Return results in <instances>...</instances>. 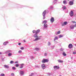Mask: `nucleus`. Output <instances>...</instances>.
<instances>
[{"mask_svg": "<svg viewBox=\"0 0 76 76\" xmlns=\"http://www.w3.org/2000/svg\"><path fill=\"white\" fill-rule=\"evenodd\" d=\"M68 1H69V0H67Z\"/></svg>", "mask_w": 76, "mask_h": 76, "instance_id": "58", "label": "nucleus"}, {"mask_svg": "<svg viewBox=\"0 0 76 76\" xmlns=\"http://www.w3.org/2000/svg\"><path fill=\"white\" fill-rule=\"evenodd\" d=\"M54 9V8H53V7L51 6H50L49 8V9Z\"/></svg>", "mask_w": 76, "mask_h": 76, "instance_id": "28", "label": "nucleus"}, {"mask_svg": "<svg viewBox=\"0 0 76 76\" xmlns=\"http://www.w3.org/2000/svg\"><path fill=\"white\" fill-rule=\"evenodd\" d=\"M10 53H12V51L11 50H7L5 52V53L6 54H9Z\"/></svg>", "mask_w": 76, "mask_h": 76, "instance_id": "5", "label": "nucleus"}, {"mask_svg": "<svg viewBox=\"0 0 76 76\" xmlns=\"http://www.w3.org/2000/svg\"><path fill=\"white\" fill-rule=\"evenodd\" d=\"M71 59H72V58H72V57H71Z\"/></svg>", "mask_w": 76, "mask_h": 76, "instance_id": "56", "label": "nucleus"}, {"mask_svg": "<svg viewBox=\"0 0 76 76\" xmlns=\"http://www.w3.org/2000/svg\"><path fill=\"white\" fill-rule=\"evenodd\" d=\"M74 28H75V27H74V25H72L70 26V28L72 29H74Z\"/></svg>", "mask_w": 76, "mask_h": 76, "instance_id": "16", "label": "nucleus"}, {"mask_svg": "<svg viewBox=\"0 0 76 76\" xmlns=\"http://www.w3.org/2000/svg\"><path fill=\"white\" fill-rule=\"evenodd\" d=\"M47 26H48V25L46 24H44V27L45 28H47Z\"/></svg>", "mask_w": 76, "mask_h": 76, "instance_id": "18", "label": "nucleus"}, {"mask_svg": "<svg viewBox=\"0 0 76 76\" xmlns=\"http://www.w3.org/2000/svg\"><path fill=\"white\" fill-rule=\"evenodd\" d=\"M31 58H34V57L33 56H31Z\"/></svg>", "mask_w": 76, "mask_h": 76, "instance_id": "53", "label": "nucleus"}, {"mask_svg": "<svg viewBox=\"0 0 76 76\" xmlns=\"http://www.w3.org/2000/svg\"><path fill=\"white\" fill-rule=\"evenodd\" d=\"M60 51H63V50H64V49L63 48H61L60 49Z\"/></svg>", "mask_w": 76, "mask_h": 76, "instance_id": "41", "label": "nucleus"}, {"mask_svg": "<svg viewBox=\"0 0 76 76\" xmlns=\"http://www.w3.org/2000/svg\"><path fill=\"white\" fill-rule=\"evenodd\" d=\"M60 34V31L56 33V35Z\"/></svg>", "mask_w": 76, "mask_h": 76, "instance_id": "23", "label": "nucleus"}, {"mask_svg": "<svg viewBox=\"0 0 76 76\" xmlns=\"http://www.w3.org/2000/svg\"><path fill=\"white\" fill-rule=\"evenodd\" d=\"M23 42H26V41H25V40H24Z\"/></svg>", "mask_w": 76, "mask_h": 76, "instance_id": "55", "label": "nucleus"}, {"mask_svg": "<svg viewBox=\"0 0 76 76\" xmlns=\"http://www.w3.org/2000/svg\"><path fill=\"white\" fill-rule=\"evenodd\" d=\"M24 65V64H20L21 66L20 67V69H22L23 68V66Z\"/></svg>", "mask_w": 76, "mask_h": 76, "instance_id": "17", "label": "nucleus"}, {"mask_svg": "<svg viewBox=\"0 0 76 76\" xmlns=\"http://www.w3.org/2000/svg\"><path fill=\"white\" fill-rule=\"evenodd\" d=\"M68 47L69 48H72L73 47V45L72 44H70L68 45Z\"/></svg>", "mask_w": 76, "mask_h": 76, "instance_id": "10", "label": "nucleus"}, {"mask_svg": "<svg viewBox=\"0 0 76 76\" xmlns=\"http://www.w3.org/2000/svg\"><path fill=\"white\" fill-rule=\"evenodd\" d=\"M9 43V42L8 41H6L3 43V45H6L7 44H8Z\"/></svg>", "mask_w": 76, "mask_h": 76, "instance_id": "13", "label": "nucleus"}, {"mask_svg": "<svg viewBox=\"0 0 76 76\" xmlns=\"http://www.w3.org/2000/svg\"><path fill=\"white\" fill-rule=\"evenodd\" d=\"M43 19H45V15H43Z\"/></svg>", "mask_w": 76, "mask_h": 76, "instance_id": "38", "label": "nucleus"}, {"mask_svg": "<svg viewBox=\"0 0 76 76\" xmlns=\"http://www.w3.org/2000/svg\"><path fill=\"white\" fill-rule=\"evenodd\" d=\"M0 76H4V73H2L1 74Z\"/></svg>", "mask_w": 76, "mask_h": 76, "instance_id": "37", "label": "nucleus"}, {"mask_svg": "<svg viewBox=\"0 0 76 76\" xmlns=\"http://www.w3.org/2000/svg\"><path fill=\"white\" fill-rule=\"evenodd\" d=\"M69 15L71 17H72V16H73L74 13L73 11H70L69 12Z\"/></svg>", "mask_w": 76, "mask_h": 76, "instance_id": "4", "label": "nucleus"}, {"mask_svg": "<svg viewBox=\"0 0 76 76\" xmlns=\"http://www.w3.org/2000/svg\"><path fill=\"white\" fill-rule=\"evenodd\" d=\"M47 23V20H45L42 22V23H44V24H46V23Z\"/></svg>", "mask_w": 76, "mask_h": 76, "instance_id": "15", "label": "nucleus"}, {"mask_svg": "<svg viewBox=\"0 0 76 76\" xmlns=\"http://www.w3.org/2000/svg\"><path fill=\"white\" fill-rule=\"evenodd\" d=\"M35 50L36 51H39V50H40V49L38 48H35Z\"/></svg>", "mask_w": 76, "mask_h": 76, "instance_id": "22", "label": "nucleus"}, {"mask_svg": "<svg viewBox=\"0 0 76 76\" xmlns=\"http://www.w3.org/2000/svg\"><path fill=\"white\" fill-rule=\"evenodd\" d=\"M62 8L63 10H65V9H66V7L65 6H63Z\"/></svg>", "mask_w": 76, "mask_h": 76, "instance_id": "21", "label": "nucleus"}, {"mask_svg": "<svg viewBox=\"0 0 76 76\" xmlns=\"http://www.w3.org/2000/svg\"><path fill=\"white\" fill-rule=\"evenodd\" d=\"M42 63H45L48 62V60L46 59H43L42 61Z\"/></svg>", "mask_w": 76, "mask_h": 76, "instance_id": "2", "label": "nucleus"}, {"mask_svg": "<svg viewBox=\"0 0 76 76\" xmlns=\"http://www.w3.org/2000/svg\"><path fill=\"white\" fill-rule=\"evenodd\" d=\"M47 56V53H45V56Z\"/></svg>", "mask_w": 76, "mask_h": 76, "instance_id": "43", "label": "nucleus"}, {"mask_svg": "<svg viewBox=\"0 0 76 76\" xmlns=\"http://www.w3.org/2000/svg\"><path fill=\"white\" fill-rule=\"evenodd\" d=\"M18 63V61H16L15 62V64L16 63Z\"/></svg>", "mask_w": 76, "mask_h": 76, "instance_id": "47", "label": "nucleus"}, {"mask_svg": "<svg viewBox=\"0 0 76 76\" xmlns=\"http://www.w3.org/2000/svg\"><path fill=\"white\" fill-rule=\"evenodd\" d=\"M41 37L40 36V37Z\"/></svg>", "mask_w": 76, "mask_h": 76, "instance_id": "59", "label": "nucleus"}, {"mask_svg": "<svg viewBox=\"0 0 76 76\" xmlns=\"http://www.w3.org/2000/svg\"><path fill=\"white\" fill-rule=\"evenodd\" d=\"M8 55L9 57L12 56V53H9L8 54Z\"/></svg>", "mask_w": 76, "mask_h": 76, "instance_id": "20", "label": "nucleus"}, {"mask_svg": "<svg viewBox=\"0 0 76 76\" xmlns=\"http://www.w3.org/2000/svg\"><path fill=\"white\" fill-rule=\"evenodd\" d=\"M21 45V43H20L18 44L19 45Z\"/></svg>", "mask_w": 76, "mask_h": 76, "instance_id": "52", "label": "nucleus"}, {"mask_svg": "<svg viewBox=\"0 0 76 76\" xmlns=\"http://www.w3.org/2000/svg\"><path fill=\"white\" fill-rule=\"evenodd\" d=\"M54 46H53L52 47V49H54Z\"/></svg>", "mask_w": 76, "mask_h": 76, "instance_id": "48", "label": "nucleus"}, {"mask_svg": "<svg viewBox=\"0 0 76 76\" xmlns=\"http://www.w3.org/2000/svg\"><path fill=\"white\" fill-rule=\"evenodd\" d=\"M76 54V52H73V54Z\"/></svg>", "mask_w": 76, "mask_h": 76, "instance_id": "51", "label": "nucleus"}, {"mask_svg": "<svg viewBox=\"0 0 76 76\" xmlns=\"http://www.w3.org/2000/svg\"><path fill=\"white\" fill-rule=\"evenodd\" d=\"M40 67V66H35V67L36 68H38L39 67Z\"/></svg>", "mask_w": 76, "mask_h": 76, "instance_id": "35", "label": "nucleus"}, {"mask_svg": "<svg viewBox=\"0 0 76 76\" xmlns=\"http://www.w3.org/2000/svg\"><path fill=\"white\" fill-rule=\"evenodd\" d=\"M34 75V73H32L30 75H31V76H33V75Z\"/></svg>", "mask_w": 76, "mask_h": 76, "instance_id": "46", "label": "nucleus"}, {"mask_svg": "<svg viewBox=\"0 0 76 76\" xmlns=\"http://www.w3.org/2000/svg\"><path fill=\"white\" fill-rule=\"evenodd\" d=\"M67 22H65L64 23V25H67Z\"/></svg>", "mask_w": 76, "mask_h": 76, "instance_id": "31", "label": "nucleus"}, {"mask_svg": "<svg viewBox=\"0 0 76 76\" xmlns=\"http://www.w3.org/2000/svg\"><path fill=\"white\" fill-rule=\"evenodd\" d=\"M63 3H64V4H67V2L66 0H64L63 1Z\"/></svg>", "mask_w": 76, "mask_h": 76, "instance_id": "14", "label": "nucleus"}, {"mask_svg": "<svg viewBox=\"0 0 76 76\" xmlns=\"http://www.w3.org/2000/svg\"><path fill=\"white\" fill-rule=\"evenodd\" d=\"M57 2V0H53V3H56Z\"/></svg>", "mask_w": 76, "mask_h": 76, "instance_id": "26", "label": "nucleus"}, {"mask_svg": "<svg viewBox=\"0 0 76 76\" xmlns=\"http://www.w3.org/2000/svg\"><path fill=\"white\" fill-rule=\"evenodd\" d=\"M2 54L1 52H0V54Z\"/></svg>", "mask_w": 76, "mask_h": 76, "instance_id": "54", "label": "nucleus"}, {"mask_svg": "<svg viewBox=\"0 0 76 76\" xmlns=\"http://www.w3.org/2000/svg\"><path fill=\"white\" fill-rule=\"evenodd\" d=\"M47 14V11H46V10H45L42 13V15H45H45H46V14Z\"/></svg>", "mask_w": 76, "mask_h": 76, "instance_id": "11", "label": "nucleus"}, {"mask_svg": "<svg viewBox=\"0 0 76 76\" xmlns=\"http://www.w3.org/2000/svg\"><path fill=\"white\" fill-rule=\"evenodd\" d=\"M40 32V30L38 29L36 31L35 34H34L33 36L34 37H38V34Z\"/></svg>", "mask_w": 76, "mask_h": 76, "instance_id": "1", "label": "nucleus"}, {"mask_svg": "<svg viewBox=\"0 0 76 76\" xmlns=\"http://www.w3.org/2000/svg\"><path fill=\"white\" fill-rule=\"evenodd\" d=\"M20 49H21V50H24V48L23 47H21L20 48Z\"/></svg>", "mask_w": 76, "mask_h": 76, "instance_id": "34", "label": "nucleus"}, {"mask_svg": "<svg viewBox=\"0 0 76 76\" xmlns=\"http://www.w3.org/2000/svg\"><path fill=\"white\" fill-rule=\"evenodd\" d=\"M33 33V34H35V33H36V31L35 30H34L32 31Z\"/></svg>", "mask_w": 76, "mask_h": 76, "instance_id": "32", "label": "nucleus"}, {"mask_svg": "<svg viewBox=\"0 0 76 76\" xmlns=\"http://www.w3.org/2000/svg\"><path fill=\"white\" fill-rule=\"evenodd\" d=\"M53 67L54 69H59V68H58L57 66H54Z\"/></svg>", "mask_w": 76, "mask_h": 76, "instance_id": "24", "label": "nucleus"}, {"mask_svg": "<svg viewBox=\"0 0 76 76\" xmlns=\"http://www.w3.org/2000/svg\"><path fill=\"white\" fill-rule=\"evenodd\" d=\"M12 69H13V70H15V69H16V68L15 66H13L12 67Z\"/></svg>", "mask_w": 76, "mask_h": 76, "instance_id": "33", "label": "nucleus"}, {"mask_svg": "<svg viewBox=\"0 0 76 76\" xmlns=\"http://www.w3.org/2000/svg\"><path fill=\"white\" fill-rule=\"evenodd\" d=\"M51 45V43L50 42H48V45L50 46Z\"/></svg>", "mask_w": 76, "mask_h": 76, "instance_id": "36", "label": "nucleus"}, {"mask_svg": "<svg viewBox=\"0 0 76 76\" xmlns=\"http://www.w3.org/2000/svg\"><path fill=\"white\" fill-rule=\"evenodd\" d=\"M29 76H32L31 75H30Z\"/></svg>", "mask_w": 76, "mask_h": 76, "instance_id": "57", "label": "nucleus"}, {"mask_svg": "<svg viewBox=\"0 0 76 76\" xmlns=\"http://www.w3.org/2000/svg\"><path fill=\"white\" fill-rule=\"evenodd\" d=\"M19 66V64H16L15 65V67H17Z\"/></svg>", "mask_w": 76, "mask_h": 76, "instance_id": "42", "label": "nucleus"}, {"mask_svg": "<svg viewBox=\"0 0 76 76\" xmlns=\"http://www.w3.org/2000/svg\"><path fill=\"white\" fill-rule=\"evenodd\" d=\"M4 67L5 68H6V69H8L9 68V66L8 65H4Z\"/></svg>", "mask_w": 76, "mask_h": 76, "instance_id": "12", "label": "nucleus"}, {"mask_svg": "<svg viewBox=\"0 0 76 76\" xmlns=\"http://www.w3.org/2000/svg\"><path fill=\"white\" fill-rule=\"evenodd\" d=\"M58 61L59 63H63V61L60 60V59H59L58 60Z\"/></svg>", "mask_w": 76, "mask_h": 76, "instance_id": "19", "label": "nucleus"}, {"mask_svg": "<svg viewBox=\"0 0 76 76\" xmlns=\"http://www.w3.org/2000/svg\"><path fill=\"white\" fill-rule=\"evenodd\" d=\"M24 74V72H23V71H20V74L21 76L23 75Z\"/></svg>", "mask_w": 76, "mask_h": 76, "instance_id": "9", "label": "nucleus"}, {"mask_svg": "<svg viewBox=\"0 0 76 76\" xmlns=\"http://www.w3.org/2000/svg\"><path fill=\"white\" fill-rule=\"evenodd\" d=\"M38 37H34V38H36V39L34 40V41H38L39 39H40V38H39L38 36Z\"/></svg>", "mask_w": 76, "mask_h": 76, "instance_id": "3", "label": "nucleus"}, {"mask_svg": "<svg viewBox=\"0 0 76 76\" xmlns=\"http://www.w3.org/2000/svg\"><path fill=\"white\" fill-rule=\"evenodd\" d=\"M63 37V36H62L61 35H59L58 36V38H61L62 37Z\"/></svg>", "mask_w": 76, "mask_h": 76, "instance_id": "29", "label": "nucleus"}, {"mask_svg": "<svg viewBox=\"0 0 76 76\" xmlns=\"http://www.w3.org/2000/svg\"><path fill=\"white\" fill-rule=\"evenodd\" d=\"M22 52V50H19L18 51V53H21Z\"/></svg>", "mask_w": 76, "mask_h": 76, "instance_id": "40", "label": "nucleus"}, {"mask_svg": "<svg viewBox=\"0 0 76 76\" xmlns=\"http://www.w3.org/2000/svg\"><path fill=\"white\" fill-rule=\"evenodd\" d=\"M72 23H76V22L75 21H72Z\"/></svg>", "mask_w": 76, "mask_h": 76, "instance_id": "39", "label": "nucleus"}, {"mask_svg": "<svg viewBox=\"0 0 76 76\" xmlns=\"http://www.w3.org/2000/svg\"><path fill=\"white\" fill-rule=\"evenodd\" d=\"M11 76H14V75H15V74H14V73H12L11 74Z\"/></svg>", "mask_w": 76, "mask_h": 76, "instance_id": "44", "label": "nucleus"}, {"mask_svg": "<svg viewBox=\"0 0 76 76\" xmlns=\"http://www.w3.org/2000/svg\"><path fill=\"white\" fill-rule=\"evenodd\" d=\"M42 67L43 69H45L46 68V66H45V64H42Z\"/></svg>", "mask_w": 76, "mask_h": 76, "instance_id": "7", "label": "nucleus"}, {"mask_svg": "<svg viewBox=\"0 0 76 76\" xmlns=\"http://www.w3.org/2000/svg\"><path fill=\"white\" fill-rule=\"evenodd\" d=\"M13 63H14V62L13 61H11L10 62V64H13Z\"/></svg>", "mask_w": 76, "mask_h": 76, "instance_id": "30", "label": "nucleus"}, {"mask_svg": "<svg viewBox=\"0 0 76 76\" xmlns=\"http://www.w3.org/2000/svg\"><path fill=\"white\" fill-rule=\"evenodd\" d=\"M48 76H50V75H51V74H50V73H48Z\"/></svg>", "mask_w": 76, "mask_h": 76, "instance_id": "45", "label": "nucleus"}, {"mask_svg": "<svg viewBox=\"0 0 76 76\" xmlns=\"http://www.w3.org/2000/svg\"><path fill=\"white\" fill-rule=\"evenodd\" d=\"M50 22L51 23H53V22H54V18L53 17H51L50 19Z\"/></svg>", "mask_w": 76, "mask_h": 76, "instance_id": "6", "label": "nucleus"}, {"mask_svg": "<svg viewBox=\"0 0 76 76\" xmlns=\"http://www.w3.org/2000/svg\"><path fill=\"white\" fill-rule=\"evenodd\" d=\"M74 27H76V24H75V25H73Z\"/></svg>", "mask_w": 76, "mask_h": 76, "instance_id": "50", "label": "nucleus"}, {"mask_svg": "<svg viewBox=\"0 0 76 76\" xmlns=\"http://www.w3.org/2000/svg\"><path fill=\"white\" fill-rule=\"evenodd\" d=\"M64 23L63 24H62L61 25V26H64Z\"/></svg>", "mask_w": 76, "mask_h": 76, "instance_id": "49", "label": "nucleus"}, {"mask_svg": "<svg viewBox=\"0 0 76 76\" xmlns=\"http://www.w3.org/2000/svg\"><path fill=\"white\" fill-rule=\"evenodd\" d=\"M56 39H58V37H55L54 39V41H56Z\"/></svg>", "mask_w": 76, "mask_h": 76, "instance_id": "25", "label": "nucleus"}, {"mask_svg": "<svg viewBox=\"0 0 76 76\" xmlns=\"http://www.w3.org/2000/svg\"><path fill=\"white\" fill-rule=\"evenodd\" d=\"M62 54L64 56H66V54L65 52H63L62 53Z\"/></svg>", "mask_w": 76, "mask_h": 76, "instance_id": "27", "label": "nucleus"}, {"mask_svg": "<svg viewBox=\"0 0 76 76\" xmlns=\"http://www.w3.org/2000/svg\"><path fill=\"white\" fill-rule=\"evenodd\" d=\"M73 1H70L69 3V5H70V6H72V5H73Z\"/></svg>", "mask_w": 76, "mask_h": 76, "instance_id": "8", "label": "nucleus"}]
</instances>
